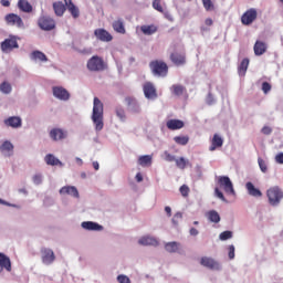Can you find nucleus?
Segmentation results:
<instances>
[{
  "mask_svg": "<svg viewBox=\"0 0 283 283\" xmlns=\"http://www.w3.org/2000/svg\"><path fill=\"white\" fill-rule=\"evenodd\" d=\"M179 191H180V193H181V196H182L184 198H188V197H189V191H190L189 186L182 185V186L179 188Z\"/></svg>",
  "mask_w": 283,
  "mask_h": 283,
  "instance_id": "nucleus-46",
  "label": "nucleus"
},
{
  "mask_svg": "<svg viewBox=\"0 0 283 283\" xmlns=\"http://www.w3.org/2000/svg\"><path fill=\"white\" fill-rule=\"evenodd\" d=\"M262 134H264L265 136H270V134L273 133V129L269 126H264L262 129H261Z\"/></svg>",
  "mask_w": 283,
  "mask_h": 283,
  "instance_id": "nucleus-56",
  "label": "nucleus"
},
{
  "mask_svg": "<svg viewBox=\"0 0 283 283\" xmlns=\"http://www.w3.org/2000/svg\"><path fill=\"white\" fill-rule=\"evenodd\" d=\"M19 191H20V193L28 195V190H27L25 188H22V189H20Z\"/></svg>",
  "mask_w": 283,
  "mask_h": 283,
  "instance_id": "nucleus-64",
  "label": "nucleus"
},
{
  "mask_svg": "<svg viewBox=\"0 0 283 283\" xmlns=\"http://www.w3.org/2000/svg\"><path fill=\"white\" fill-rule=\"evenodd\" d=\"M178 220H182V214L180 212H177L172 218V223L178 226Z\"/></svg>",
  "mask_w": 283,
  "mask_h": 283,
  "instance_id": "nucleus-55",
  "label": "nucleus"
},
{
  "mask_svg": "<svg viewBox=\"0 0 283 283\" xmlns=\"http://www.w3.org/2000/svg\"><path fill=\"white\" fill-rule=\"evenodd\" d=\"M258 163H259V167H260L261 171L263 174H266V171H269V168L266 166V161L264 159H262V157H259Z\"/></svg>",
  "mask_w": 283,
  "mask_h": 283,
  "instance_id": "nucleus-45",
  "label": "nucleus"
},
{
  "mask_svg": "<svg viewBox=\"0 0 283 283\" xmlns=\"http://www.w3.org/2000/svg\"><path fill=\"white\" fill-rule=\"evenodd\" d=\"M165 211H166L168 218H171V207L166 206V207H165Z\"/></svg>",
  "mask_w": 283,
  "mask_h": 283,
  "instance_id": "nucleus-59",
  "label": "nucleus"
},
{
  "mask_svg": "<svg viewBox=\"0 0 283 283\" xmlns=\"http://www.w3.org/2000/svg\"><path fill=\"white\" fill-rule=\"evenodd\" d=\"M66 8L69 12L72 14L73 19H78V17H81V11L77 9V7L74 6V2L69 0Z\"/></svg>",
  "mask_w": 283,
  "mask_h": 283,
  "instance_id": "nucleus-35",
  "label": "nucleus"
},
{
  "mask_svg": "<svg viewBox=\"0 0 283 283\" xmlns=\"http://www.w3.org/2000/svg\"><path fill=\"white\" fill-rule=\"evenodd\" d=\"M174 142L177 144V145H187L189 143V136H176L174 137Z\"/></svg>",
  "mask_w": 283,
  "mask_h": 283,
  "instance_id": "nucleus-41",
  "label": "nucleus"
},
{
  "mask_svg": "<svg viewBox=\"0 0 283 283\" xmlns=\"http://www.w3.org/2000/svg\"><path fill=\"white\" fill-rule=\"evenodd\" d=\"M53 96L60 101H70V92H67L63 86L53 87Z\"/></svg>",
  "mask_w": 283,
  "mask_h": 283,
  "instance_id": "nucleus-11",
  "label": "nucleus"
},
{
  "mask_svg": "<svg viewBox=\"0 0 283 283\" xmlns=\"http://www.w3.org/2000/svg\"><path fill=\"white\" fill-rule=\"evenodd\" d=\"M103 114H104L103 102H101L98 97H94L92 120L95 125L96 132H102L103 127H105V124L103 123Z\"/></svg>",
  "mask_w": 283,
  "mask_h": 283,
  "instance_id": "nucleus-1",
  "label": "nucleus"
},
{
  "mask_svg": "<svg viewBox=\"0 0 283 283\" xmlns=\"http://www.w3.org/2000/svg\"><path fill=\"white\" fill-rule=\"evenodd\" d=\"M207 218L210 222H213L214 224H218V222H220L221 218H220V213H218V211L216 210H210L207 212Z\"/></svg>",
  "mask_w": 283,
  "mask_h": 283,
  "instance_id": "nucleus-34",
  "label": "nucleus"
},
{
  "mask_svg": "<svg viewBox=\"0 0 283 283\" xmlns=\"http://www.w3.org/2000/svg\"><path fill=\"white\" fill-rule=\"evenodd\" d=\"M18 8L22 12H32V4H30V2H28V0H19Z\"/></svg>",
  "mask_w": 283,
  "mask_h": 283,
  "instance_id": "nucleus-36",
  "label": "nucleus"
},
{
  "mask_svg": "<svg viewBox=\"0 0 283 283\" xmlns=\"http://www.w3.org/2000/svg\"><path fill=\"white\" fill-rule=\"evenodd\" d=\"M4 125H6V127H12L13 129H17V128L21 127V125H22L21 117L11 116V117L4 119Z\"/></svg>",
  "mask_w": 283,
  "mask_h": 283,
  "instance_id": "nucleus-19",
  "label": "nucleus"
},
{
  "mask_svg": "<svg viewBox=\"0 0 283 283\" xmlns=\"http://www.w3.org/2000/svg\"><path fill=\"white\" fill-rule=\"evenodd\" d=\"M166 127H168L172 132H176V129H182V127H185V122L180 119H169L166 123Z\"/></svg>",
  "mask_w": 283,
  "mask_h": 283,
  "instance_id": "nucleus-25",
  "label": "nucleus"
},
{
  "mask_svg": "<svg viewBox=\"0 0 283 283\" xmlns=\"http://www.w3.org/2000/svg\"><path fill=\"white\" fill-rule=\"evenodd\" d=\"M205 24L208 27L213 25V20L211 18L206 19Z\"/></svg>",
  "mask_w": 283,
  "mask_h": 283,
  "instance_id": "nucleus-61",
  "label": "nucleus"
},
{
  "mask_svg": "<svg viewBox=\"0 0 283 283\" xmlns=\"http://www.w3.org/2000/svg\"><path fill=\"white\" fill-rule=\"evenodd\" d=\"M38 24L41 30H45L46 32H50V30H54L56 28V22L50 17H41Z\"/></svg>",
  "mask_w": 283,
  "mask_h": 283,
  "instance_id": "nucleus-8",
  "label": "nucleus"
},
{
  "mask_svg": "<svg viewBox=\"0 0 283 283\" xmlns=\"http://www.w3.org/2000/svg\"><path fill=\"white\" fill-rule=\"evenodd\" d=\"M136 180L137 182H143V175L140 172H137Z\"/></svg>",
  "mask_w": 283,
  "mask_h": 283,
  "instance_id": "nucleus-62",
  "label": "nucleus"
},
{
  "mask_svg": "<svg viewBox=\"0 0 283 283\" xmlns=\"http://www.w3.org/2000/svg\"><path fill=\"white\" fill-rule=\"evenodd\" d=\"M0 151L3 156H12L14 154V145H12L9 140H6L0 146Z\"/></svg>",
  "mask_w": 283,
  "mask_h": 283,
  "instance_id": "nucleus-22",
  "label": "nucleus"
},
{
  "mask_svg": "<svg viewBox=\"0 0 283 283\" xmlns=\"http://www.w3.org/2000/svg\"><path fill=\"white\" fill-rule=\"evenodd\" d=\"M275 161L279 163V165H283V153L275 156Z\"/></svg>",
  "mask_w": 283,
  "mask_h": 283,
  "instance_id": "nucleus-57",
  "label": "nucleus"
},
{
  "mask_svg": "<svg viewBox=\"0 0 283 283\" xmlns=\"http://www.w3.org/2000/svg\"><path fill=\"white\" fill-rule=\"evenodd\" d=\"M245 189L249 193V196H252L253 198H262V191L253 185V182L248 181L245 184Z\"/></svg>",
  "mask_w": 283,
  "mask_h": 283,
  "instance_id": "nucleus-21",
  "label": "nucleus"
},
{
  "mask_svg": "<svg viewBox=\"0 0 283 283\" xmlns=\"http://www.w3.org/2000/svg\"><path fill=\"white\" fill-rule=\"evenodd\" d=\"M220 187L224 190L228 196H235V190L233 189V182L228 176H220L218 179Z\"/></svg>",
  "mask_w": 283,
  "mask_h": 283,
  "instance_id": "nucleus-6",
  "label": "nucleus"
},
{
  "mask_svg": "<svg viewBox=\"0 0 283 283\" xmlns=\"http://www.w3.org/2000/svg\"><path fill=\"white\" fill-rule=\"evenodd\" d=\"M140 30L143 34H146V36H151V34H156V32H158V27L155 24L142 25Z\"/></svg>",
  "mask_w": 283,
  "mask_h": 283,
  "instance_id": "nucleus-28",
  "label": "nucleus"
},
{
  "mask_svg": "<svg viewBox=\"0 0 283 283\" xmlns=\"http://www.w3.org/2000/svg\"><path fill=\"white\" fill-rule=\"evenodd\" d=\"M93 167H94L95 171H98V169H99L98 161H94Z\"/></svg>",
  "mask_w": 283,
  "mask_h": 283,
  "instance_id": "nucleus-63",
  "label": "nucleus"
},
{
  "mask_svg": "<svg viewBox=\"0 0 283 283\" xmlns=\"http://www.w3.org/2000/svg\"><path fill=\"white\" fill-rule=\"evenodd\" d=\"M53 10L56 14V17H63V14H65V4H63V2L57 1L53 3Z\"/></svg>",
  "mask_w": 283,
  "mask_h": 283,
  "instance_id": "nucleus-31",
  "label": "nucleus"
},
{
  "mask_svg": "<svg viewBox=\"0 0 283 283\" xmlns=\"http://www.w3.org/2000/svg\"><path fill=\"white\" fill-rule=\"evenodd\" d=\"M253 50H254L255 56H262V54L266 53V43L258 40L254 43Z\"/></svg>",
  "mask_w": 283,
  "mask_h": 283,
  "instance_id": "nucleus-24",
  "label": "nucleus"
},
{
  "mask_svg": "<svg viewBox=\"0 0 283 283\" xmlns=\"http://www.w3.org/2000/svg\"><path fill=\"white\" fill-rule=\"evenodd\" d=\"M32 61H41L43 63L48 62V55L41 51H33L31 53Z\"/></svg>",
  "mask_w": 283,
  "mask_h": 283,
  "instance_id": "nucleus-33",
  "label": "nucleus"
},
{
  "mask_svg": "<svg viewBox=\"0 0 283 283\" xmlns=\"http://www.w3.org/2000/svg\"><path fill=\"white\" fill-rule=\"evenodd\" d=\"M50 138L54 142L64 140L67 138V133L61 128H53L50 130Z\"/></svg>",
  "mask_w": 283,
  "mask_h": 283,
  "instance_id": "nucleus-14",
  "label": "nucleus"
},
{
  "mask_svg": "<svg viewBox=\"0 0 283 283\" xmlns=\"http://www.w3.org/2000/svg\"><path fill=\"white\" fill-rule=\"evenodd\" d=\"M82 229H85L86 231H103V226L94 221H84L82 222Z\"/></svg>",
  "mask_w": 283,
  "mask_h": 283,
  "instance_id": "nucleus-23",
  "label": "nucleus"
},
{
  "mask_svg": "<svg viewBox=\"0 0 283 283\" xmlns=\"http://www.w3.org/2000/svg\"><path fill=\"white\" fill-rule=\"evenodd\" d=\"M117 282H119V283H132L129 277L127 275H123V274L117 276Z\"/></svg>",
  "mask_w": 283,
  "mask_h": 283,
  "instance_id": "nucleus-50",
  "label": "nucleus"
},
{
  "mask_svg": "<svg viewBox=\"0 0 283 283\" xmlns=\"http://www.w3.org/2000/svg\"><path fill=\"white\" fill-rule=\"evenodd\" d=\"M164 156H165V160H167V163L176 161V157L174 155L169 154V151H165Z\"/></svg>",
  "mask_w": 283,
  "mask_h": 283,
  "instance_id": "nucleus-51",
  "label": "nucleus"
},
{
  "mask_svg": "<svg viewBox=\"0 0 283 283\" xmlns=\"http://www.w3.org/2000/svg\"><path fill=\"white\" fill-rule=\"evenodd\" d=\"M249 57H245L241 61L240 65L238 66V74L239 76H245L247 70H249Z\"/></svg>",
  "mask_w": 283,
  "mask_h": 283,
  "instance_id": "nucleus-27",
  "label": "nucleus"
},
{
  "mask_svg": "<svg viewBox=\"0 0 283 283\" xmlns=\"http://www.w3.org/2000/svg\"><path fill=\"white\" fill-rule=\"evenodd\" d=\"M201 1L207 12H211L216 10V7L213 6V2L211 0H201Z\"/></svg>",
  "mask_w": 283,
  "mask_h": 283,
  "instance_id": "nucleus-43",
  "label": "nucleus"
},
{
  "mask_svg": "<svg viewBox=\"0 0 283 283\" xmlns=\"http://www.w3.org/2000/svg\"><path fill=\"white\" fill-rule=\"evenodd\" d=\"M200 265L206 266L207 269H212V270L220 269V264L216 260L209 256H202L200 260Z\"/></svg>",
  "mask_w": 283,
  "mask_h": 283,
  "instance_id": "nucleus-18",
  "label": "nucleus"
},
{
  "mask_svg": "<svg viewBox=\"0 0 283 283\" xmlns=\"http://www.w3.org/2000/svg\"><path fill=\"white\" fill-rule=\"evenodd\" d=\"M149 67L154 76L165 77L169 74V66L161 60H154L149 63Z\"/></svg>",
  "mask_w": 283,
  "mask_h": 283,
  "instance_id": "nucleus-2",
  "label": "nucleus"
},
{
  "mask_svg": "<svg viewBox=\"0 0 283 283\" xmlns=\"http://www.w3.org/2000/svg\"><path fill=\"white\" fill-rule=\"evenodd\" d=\"M170 61L174 63V65L180 66L185 65L187 63V55L185 53H171L170 54Z\"/></svg>",
  "mask_w": 283,
  "mask_h": 283,
  "instance_id": "nucleus-15",
  "label": "nucleus"
},
{
  "mask_svg": "<svg viewBox=\"0 0 283 283\" xmlns=\"http://www.w3.org/2000/svg\"><path fill=\"white\" fill-rule=\"evenodd\" d=\"M3 269L9 272L12 271V262L8 255L0 252V273H3Z\"/></svg>",
  "mask_w": 283,
  "mask_h": 283,
  "instance_id": "nucleus-17",
  "label": "nucleus"
},
{
  "mask_svg": "<svg viewBox=\"0 0 283 283\" xmlns=\"http://www.w3.org/2000/svg\"><path fill=\"white\" fill-rule=\"evenodd\" d=\"M126 104L128 107H130L132 112H140V106L138 105V102L134 97H126L125 98Z\"/></svg>",
  "mask_w": 283,
  "mask_h": 283,
  "instance_id": "nucleus-32",
  "label": "nucleus"
},
{
  "mask_svg": "<svg viewBox=\"0 0 283 283\" xmlns=\"http://www.w3.org/2000/svg\"><path fill=\"white\" fill-rule=\"evenodd\" d=\"M214 195L217 196V198H219V200H222V202H227V198H224V195L222 193V191H220L219 188L214 189Z\"/></svg>",
  "mask_w": 283,
  "mask_h": 283,
  "instance_id": "nucleus-49",
  "label": "nucleus"
},
{
  "mask_svg": "<svg viewBox=\"0 0 283 283\" xmlns=\"http://www.w3.org/2000/svg\"><path fill=\"white\" fill-rule=\"evenodd\" d=\"M266 196H268L269 203L272 207H277V205L282 202V199H283L282 188L277 186H273L266 190Z\"/></svg>",
  "mask_w": 283,
  "mask_h": 283,
  "instance_id": "nucleus-3",
  "label": "nucleus"
},
{
  "mask_svg": "<svg viewBox=\"0 0 283 283\" xmlns=\"http://www.w3.org/2000/svg\"><path fill=\"white\" fill-rule=\"evenodd\" d=\"M270 90H271V85L269 84V82H263L262 83V92L264 94H269Z\"/></svg>",
  "mask_w": 283,
  "mask_h": 283,
  "instance_id": "nucleus-53",
  "label": "nucleus"
},
{
  "mask_svg": "<svg viewBox=\"0 0 283 283\" xmlns=\"http://www.w3.org/2000/svg\"><path fill=\"white\" fill-rule=\"evenodd\" d=\"M176 166L178 169H186L187 165H189V160L185 159V157H180L178 159H175Z\"/></svg>",
  "mask_w": 283,
  "mask_h": 283,
  "instance_id": "nucleus-40",
  "label": "nucleus"
},
{
  "mask_svg": "<svg viewBox=\"0 0 283 283\" xmlns=\"http://www.w3.org/2000/svg\"><path fill=\"white\" fill-rule=\"evenodd\" d=\"M153 8H154V10H157V12H160L161 14L165 12V9L163 8L161 0H154Z\"/></svg>",
  "mask_w": 283,
  "mask_h": 283,
  "instance_id": "nucleus-44",
  "label": "nucleus"
},
{
  "mask_svg": "<svg viewBox=\"0 0 283 283\" xmlns=\"http://www.w3.org/2000/svg\"><path fill=\"white\" fill-rule=\"evenodd\" d=\"M228 255H229V259H230V260H233V258H235V247H233V245H230V247H229V253H228Z\"/></svg>",
  "mask_w": 283,
  "mask_h": 283,
  "instance_id": "nucleus-54",
  "label": "nucleus"
},
{
  "mask_svg": "<svg viewBox=\"0 0 283 283\" xmlns=\"http://www.w3.org/2000/svg\"><path fill=\"white\" fill-rule=\"evenodd\" d=\"M41 254H42L43 264H52V262L56 260V256L54 255V251H52L51 249L42 248Z\"/></svg>",
  "mask_w": 283,
  "mask_h": 283,
  "instance_id": "nucleus-10",
  "label": "nucleus"
},
{
  "mask_svg": "<svg viewBox=\"0 0 283 283\" xmlns=\"http://www.w3.org/2000/svg\"><path fill=\"white\" fill-rule=\"evenodd\" d=\"M138 165L140 167H151V156L150 155H144L138 158Z\"/></svg>",
  "mask_w": 283,
  "mask_h": 283,
  "instance_id": "nucleus-37",
  "label": "nucleus"
},
{
  "mask_svg": "<svg viewBox=\"0 0 283 283\" xmlns=\"http://www.w3.org/2000/svg\"><path fill=\"white\" fill-rule=\"evenodd\" d=\"M90 72H103L105 70V61L98 55H93L86 64Z\"/></svg>",
  "mask_w": 283,
  "mask_h": 283,
  "instance_id": "nucleus-4",
  "label": "nucleus"
},
{
  "mask_svg": "<svg viewBox=\"0 0 283 283\" xmlns=\"http://www.w3.org/2000/svg\"><path fill=\"white\" fill-rule=\"evenodd\" d=\"M33 182L34 185H41L43 182V176L41 174L34 175Z\"/></svg>",
  "mask_w": 283,
  "mask_h": 283,
  "instance_id": "nucleus-52",
  "label": "nucleus"
},
{
  "mask_svg": "<svg viewBox=\"0 0 283 283\" xmlns=\"http://www.w3.org/2000/svg\"><path fill=\"white\" fill-rule=\"evenodd\" d=\"M166 251L168 253H177L178 249H180V243L172 241L165 244Z\"/></svg>",
  "mask_w": 283,
  "mask_h": 283,
  "instance_id": "nucleus-38",
  "label": "nucleus"
},
{
  "mask_svg": "<svg viewBox=\"0 0 283 283\" xmlns=\"http://www.w3.org/2000/svg\"><path fill=\"white\" fill-rule=\"evenodd\" d=\"M172 93L175 94V96H182V94H185V86L180 85V84H175L171 86Z\"/></svg>",
  "mask_w": 283,
  "mask_h": 283,
  "instance_id": "nucleus-39",
  "label": "nucleus"
},
{
  "mask_svg": "<svg viewBox=\"0 0 283 283\" xmlns=\"http://www.w3.org/2000/svg\"><path fill=\"white\" fill-rule=\"evenodd\" d=\"M113 30H115L118 34H125L126 30L123 19H118L113 22Z\"/></svg>",
  "mask_w": 283,
  "mask_h": 283,
  "instance_id": "nucleus-29",
  "label": "nucleus"
},
{
  "mask_svg": "<svg viewBox=\"0 0 283 283\" xmlns=\"http://www.w3.org/2000/svg\"><path fill=\"white\" fill-rule=\"evenodd\" d=\"M144 94L146 98H158V93H156V86L151 82H146L144 84Z\"/></svg>",
  "mask_w": 283,
  "mask_h": 283,
  "instance_id": "nucleus-13",
  "label": "nucleus"
},
{
  "mask_svg": "<svg viewBox=\"0 0 283 283\" xmlns=\"http://www.w3.org/2000/svg\"><path fill=\"white\" fill-rule=\"evenodd\" d=\"M62 196H73V198H78V189L74 186H64L60 189Z\"/></svg>",
  "mask_w": 283,
  "mask_h": 283,
  "instance_id": "nucleus-20",
  "label": "nucleus"
},
{
  "mask_svg": "<svg viewBox=\"0 0 283 283\" xmlns=\"http://www.w3.org/2000/svg\"><path fill=\"white\" fill-rule=\"evenodd\" d=\"M220 240H231L233 238V232L231 231H223L219 235Z\"/></svg>",
  "mask_w": 283,
  "mask_h": 283,
  "instance_id": "nucleus-47",
  "label": "nucleus"
},
{
  "mask_svg": "<svg viewBox=\"0 0 283 283\" xmlns=\"http://www.w3.org/2000/svg\"><path fill=\"white\" fill-rule=\"evenodd\" d=\"M0 3L3 8H10V0H1Z\"/></svg>",
  "mask_w": 283,
  "mask_h": 283,
  "instance_id": "nucleus-58",
  "label": "nucleus"
},
{
  "mask_svg": "<svg viewBox=\"0 0 283 283\" xmlns=\"http://www.w3.org/2000/svg\"><path fill=\"white\" fill-rule=\"evenodd\" d=\"M143 247H158V240L154 237H143L138 241Z\"/></svg>",
  "mask_w": 283,
  "mask_h": 283,
  "instance_id": "nucleus-26",
  "label": "nucleus"
},
{
  "mask_svg": "<svg viewBox=\"0 0 283 283\" xmlns=\"http://www.w3.org/2000/svg\"><path fill=\"white\" fill-rule=\"evenodd\" d=\"M44 160L46 165H50L51 167H56V165L63 166V163H61V160H59V158H55V156L52 154H48L44 157Z\"/></svg>",
  "mask_w": 283,
  "mask_h": 283,
  "instance_id": "nucleus-30",
  "label": "nucleus"
},
{
  "mask_svg": "<svg viewBox=\"0 0 283 283\" xmlns=\"http://www.w3.org/2000/svg\"><path fill=\"white\" fill-rule=\"evenodd\" d=\"M224 145V139L219 134H214L211 139V145L209 147V151H216L217 149H220Z\"/></svg>",
  "mask_w": 283,
  "mask_h": 283,
  "instance_id": "nucleus-16",
  "label": "nucleus"
},
{
  "mask_svg": "<svg viewBox=\"0 0 283 283\" xmlns=\"http://www.w3.org/2000/svg\"><path fill=\"white\" fill-rule=\"evenodd\" d=\"M8 25H17L18 28H23V20L21 17L14 13H9L4 18Z\"/></svg>",
  "mask_w": 283,
  "mask_h": 283,
  "instance_id": "nucleus-12",
  "label": "nucleus"
},
{
  "mask_svg": "<svg viewBox=\"0 0 283 283\" xmlns=\"http://www.w3.org/2000/svg\"><path fill=\"white\" fill-rule=\"evenodd\" d=\"M116 112V116L120 119V120H125V109L123 107H117L115 109Z\"/></svg>",
  "mask_w": 283,
  "mask_h": 283,
  "instance_id": "nucleus-48",
  "label": "nucleus"
},
{
  "mask_svg": "<svg viewBox=\"0 0 283 283\" xmlns=\"http://www.w3.org/2000/svg\"><path fill=\"white\" fill-rule=\"evenodd\" d=\"M189 233H190V235H198L199 231L196 228H191Z\"/></svg>",
  "mask_w": 283,
  "mask_h": 283,
  "instance_id": "nucleus-60",
  "label": "nucleus"
},
{
  "mask_svg": "<svg viewBox=\"0 0 283 283\" xmlns=\"http://www.w3.org/2000/svg\"><path fill=\"white\" fill-rule=\"evenodd\" d=\"M94 34L98 41H102L103 43H109V41H113L114 36H112L111 32L105 29H96L94 31Z\"/></svg>",
  "mask_w": 283,
  "mask_h": 283,
  "instance_id": "nucleus-9",
  "label": "nucleus"
},
{
  "mask_svg": "<svg viewBox=\"0 0 283 283\" xmlns=\"http://www.w3.org/2000/svg\"><path fill=\"white\" fill-rule=\"evenodd\" d=\"M255 19H258V10L251 8L242 14L241 23L242 25H251Z\"/></svg>",
  "mask_w": 283,
  "mask_h": 283,
  "instance_id": "nucleus-7",
  "label": "nucleus"
},
{
  "mask_svg": "<svg viewBox=\"0 0 283 283\" xmlns=\"http://www.w3.org/2000/svg\"><path fill=\"white\" fill-rule=\"evenodd\" d=\"M0 92H2V94H10V92H12V85L8 82H2L0 84Z\"/></svg>",
  "mask_w": 283,
  "mask_h": 283,
  "instance_id": "nucleus-42",
  "label": "nucleus"
},
{
  "mask_svg": "<svg viewBox=\"0 0 283 283\" xmlns=\"http://www.w3.org/2000/svg\"><path fill=\"white\" fill-rule=\"evenodd\" d=\"M0 48L4 54H10L12 50L19 49V42L17 41V36L10 35L3 42H1Z\"/></svg>",
  "mask_w": 283,
  "mask_h": 283,
  "instance_id": "nucleus-5",
  "label": "nucleus"
}]
</instances>
